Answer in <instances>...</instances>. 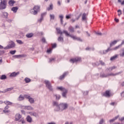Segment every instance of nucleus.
<instances>
[{
    "label": "nucleus",
    "mask_w": 124,
    "mask_h": 124,
    "mask_svg": "<svg viewBox=\"0 0 124 124\" xmlns=\"http://www.w3.org/2000/svg\"><path fill=\"white\" fill-rule=\"evenodd\" d=\"M29 101L31 104L34 103V99L33 98H31V97H30L29 99Z\"/></svg>",
    "instance_id": "nucleus-29"
},
{
    "label": "nucleus",
    "mask_w": 124,
    "mask_h": 124,
    "mask_svg": "<svg viewBox=\"0 0 124 124\" xmlns=\"http://www.w3.org/2000/svg\"><path fill=\"white\" fill-rule=\"evenodd\" d=\"M99 62L101 65H105V63L103 62L102 61H100Z\"/></svg>",
    "instance_id": "nucleus-55"
},
{
    "label": "nucleus",
    "mask_w": 124,
    "mask_h": 124,
    "mask_svg": "<svg viewBox=\"0 0 124 124\" xmlns=\"http://www.w3.org/2000/svg\"><path fill=\"white\" fill-rule=\"evenodd\" d=\"M49 17H50V20H55V15L54 14H50L49 15Z\"/></svg>",
    "instance_id": "nucleus-28"
},
{
    "label": "nucleus",
    "mask_w": 124,
    "mask_h": 124,
    "mask_svg": "<svg viewBox=\"0 0 124 124\" xmlns=\"http://www.w3.org/2000/svg\"><path fill=\"white\" fill-rule=\"evenodd\" d=\"M86 16H87V14L86 13H84L83 14L82 17V21H86Z\"/></svg>",
    "instance_id": "nucleus-36"
},
{
    "label": "nucleus",
    "mask_w": 124,
    "mask_h": 124,
    "mask_svg": "<svg viewBox=\"0 0 124 124\" xmlns=\"http://www.w3.org/2000/svg\"><path fill=\"white\" fill-rule=\"evenodd\" d=\"M121 47H122V45H119L118 46H117L114 47L113 48L111 49V50H118V49H120V48H121Z\"/></svg>",
    "instance_id": "nucleus-33"
},
{
    "label": "nucleus",
    "mask_w": 124,
    "mask_h": 124,
    "mask_svg": "<svg viewBox=\"0 0 124 124\" xmlns=\"http://www.w3.org/2000/svg\"><path fill=\"white\" fill-rule=\"evenodd\" d=\"M7 7V0H0V10H3Z\"/></svg>",
    "instance_id": "nucleus-2"
},
{
    "label": "nucleus",
    "mask_w": 124,
    "mask_h": 124,
    "mask_svg": "<svg viewBox=\"0 0 124 124\" xmlns=\"http://www.w3.org/2000/svg\"><path fill=\"white\" fill-rule=\"evenodd\" d=\"M81 15H82L81 14H80L79 15V16H78V17H77L75 19H72L71 20L72 23H74V22H75V21H76V20H79V19L80 18V17H81Z\"/></svg>",
    "instance_id": "nucleus-31"
},
{
    "label": "nucleus",
    "mask_w": 124,
    "mask_h": 124,
    "mask_svg": "<svg viewBox=\"0 0 124 124\" xmlns=\"http://www.w3.org/2000/svg\"><path fill=\"white\" fill-rule=\"evenodd\" d=\"M4 53H5L4 50H0V56H1V55H3Z\"/></svg>",
    "instance_id": "nucleus-56"
},
{
    "label": "nucleus",
    "mask_w": 124,
    "mask_h": 124,
    "mask_svg": "<svg viewBox=\"0 0 124 124\" xmlns=\"http://www.w3.org/2000/svg\"><path fill=\"white\" fill-rule=\"evenodd\" d=\"M8 45L4 47V50H8L9 49H14L16 47V44L13 41H10L8 42Z\"/></svg>",
    "instance_id": "nucleus-1"
},
{
    "label": "nucleus",
    "mask_w": 124,
    "mask_h": 124,
    "mask_svg": "<svg viewBox=\"0 0 124 124\" xmlns=\"http://www.w3.org/2000/svg\"><path fill=\"white\" fill-rule=\"evenodd\" d=\"M122 72H119L116 74H113V73H110V74H108V76H116V75H119V74H121Z\"/></svg>",
    "instance_id": "nucleus-24"
},
{
    "label": "nucleus",
    "mask_w": 124,
    "mask_h": 124,
    "mask_svg": "<svg viewBox=\"0 0 124 124\" xmlns=\"http://www.w3.org/2000/svg\"><path fill=\"white\" fill-rule=\"evenodd\" d=\"M21 57H22V55H16L14 56L15 58H19Z\"/></svg>",
    "instance_id": "nucleus-59"
},
{
    "label": "nucleus",
    "mask_w": 124,
    "mask_h": 124,
    "mask_svg": "<svg viewBox=\"0 0 124 124\" xmlns=\"http://www.w3.org/2000/svg\"><path fill=\"white\" fill-rule=\"evenodd\" d=\"M42 42H43L44 43H46V39L45 38L43 37L42 38Z\"/></svg>",
    "instance_id": "nucleus-54"
},
{
    "label": "nucleus",
    "mask_w": 124,
    "mask_h": 124,
    "mask_svg": "<svg viewBox=\"0 0 124 124\" xmlns=\"http://www.w3.org/2000/svg\"><path fill=\"white\" fill-rule=\"evenodd\" d=\"M42 21H43V17H42V16H41L40 18L39 19H38V22H39V23H41Z\"/></svg>",
    "instance_id": "nucleus-53"
},
{
    "label": "nucleus",
    "mask_w": 124,
    "mask_h": 124,
    "mask_svg": "<svg viewBox=\"0 0 124 124\" xmlns=\"http://www.w3.org/2000/svg\"><path fill=\"white\" fill-rule=\"evenodd\" d=\"M70 37H71V38H73L74 40H78V41H80V42H82V41H83V40H81V38L76 37L75 36L70 35Z\"/></svg>",
    "instance_id": "nucleus-8"
},
{
    "label": "nucleus",
    "mask_w": 124,
    "mask_h": 124,
    "mask_svg": "<svg viewBox=\"0 0 124 124\" xmlns=\"http://www.w3.org/2000/svg\"><path fill=\"white\" fill-rule=\"evenodd\" d=\"M100 77H101V78H106L108 77V74H100Z\"/></svg>",
    "instance_id": "nucleus-19"
},
{
    "label": "nucleus",
    "mask_w": 124,
    "mask_h": 124,
    "mask_svg": "<svg viewBox=\"0 0 124 124\" xmlns=\"http://www.w3.org/2000/svg\"><path fill=\"white\" fill-rule=\"evenodd\" d=\"M118 57H119V55L118 54H116L115 55L111 57L110 60L111 61H115V60H116L117 59H118Z\"/></svg>",
    "instance_id": "nucleus-17"
},
{
    "label": "nucleus",
    "mask_w": 124,
    "mask_h": 124,
    "mask_svg": "<svg viewBox=\"0 0 124 124\" xmlns=\"http://www.w3.org/2000/svg\"><path fill=\"white\" fill-rule=\"evenodd\" d=\"M103 123H104V120H103V119H102L99 122V124H103Z\"/></svg>",
    "instance_id": "nucleus-58"
},
{
    "label": "nucleus",
    "mask_w": 124,
    "mask_h": 124,
    "mask_svg": "<svg viewBox=\"0 0 124 124\" xmlns=\"http://www.w3.org/2000/svg\"><path fill=\"white\" fill-rule=\"evenodd\" d=\"M59 18H60V21L61 24L62 25L63 24V15H60Z\"/></svg>",
    "instance_id": "nucleus-23"
},
{
    "label": "nucleus",
    "mask_w": 124,
    "mask_h": 124,
    "mask_svg": "<svg viewBox=\"0 0 124 124\" xmlns=\"http://www.w3.org/2000/svg\"><path fill=\"white\" fill-rule=\"evenodd\" d=\"M8 3L11 6H13L15 3V1L13 0H10L9 1Z\"/></svg>",
    "instance_id": "nucleus-22"
},
{
    "label": "nucleus",
    "mask_w": 124,
    "mask_h": 124,
    "mask_svg": "<svg viewBox=\"0 0 124 124\" xmlns=\"http://www.w3.org/2000/svg\"><path fill=\"white\" fill-rule=\"evenodd\" d=\"M69 30L71 32H74V28L71 26L69 27Z\"/></svg>",
    "instance_id": "nucleus-44"
},
{
    "label": "nucleus",
    "mask_w": 124,
    "mask_h": 124,
    "mask_svg": "<svg viewBox=\"0 0 124 124\" xmlns=\"http://www.w3.org/2000/svg\"><path fill=\"white\" fill-rule=\"evenodd\" d=\"M3 113H4V114H7L8 113H9L10 112V110H5V109H4L3 110Z\"/></svg>",
    "instance_id": "nucleus-51"
},
{
    "label": "nucleus",
    "mask_w": 124,
    "mask_h": 124,
    "mask_svg": "<svg viewBox=\"0 0 124 124\" xmlns=\"http://www.w3.org/2000/svg\"><path fill=\"white\" fill-rule=\"evenodd\" d=\"M59 107L61 109V111H63V110L67 109V107H68V105L66 103H62L59 105Z\"/></svg>",
    "instance_id": "nucleus-5"
},
{
    "label": "nucleus",
    "mask_w": 124,
    "mask_h": 124,
    "mask_svg": "<svg viewBox=\"0 0 124 124\" xmlns=\"http://www.w3.org/2000/svg\"><path fill=\"white\" fill-rule=\"evenodd\" d=\"M40 11V6L38 5H35L33 9H31V13L33 15H36L38 12Z\"/></svg>",
    "instance_id": "nucleus-3"
},
{
    "label": "nucleus",
    "mask_w": 124,
    "mask_h": 124,
    "mask_svg": "<svg viewBox=\"0 0 124 124\" xmlns=\"http://www.w3.org/2000/svg\"><path fill=\"white\" fill-rule=\"evenodd\" d=\"M89 93V91H86L84 92L83 94L84 95H87Z\"/></svg>",
    "instance_id": "nucleus-60"
},
{
    "label": "nucleus",
    "mask_w": 124,
    "mask_h": 124,
    "mask_svg": "<svg viewBox=\"0 0 124 124\" xmlns=\"http://www.w3.org/2000/svg\"><path fill=\"white\" fill-rule=\"evenodd\" d=\"M56 31H57V33H59V34H61V35L62 34L63 32H62V31H61V29L57 28Z\"/></svg>",
    "instance_id": "nucleus-40"
},
{
    "label": "nucleus",
    "mask_w": 124,
    "mask_h": 124,
    "mask_svg": "<svg viewBox=\"0 0 124 124\" xmlns=\"http://www.w3.org/2000/svg\"><path fill=\"white\" fill-rule=\"evenodd\" d=\"M55 61V58H50L49 59V62H54Z\"/></svg>",
    "instance_id": "nucleus-57"
},
{
    "label": "nucleus",
    "mask_w": 124,
    "mask_h": 124,
    "mask_svg": "<svg viewBox=\"0 0 124 124\" xmlns=\"http://www.w3.org/2000/svg\"><path fill=\"white\" fill-rule=\"evenodd\" d=\"M16 41L17 43H18V44H20V45L24 44V42H23L21 40H16Z\"/></svg>",
    "instance_id": "nucleus-45"
},
{
    "label": "nucleus",
    "mask_w": 124,
    "mask_h": 124,
    "mask_svg": "<svg viewBox=\"0 0 124 124\" xmlns=\"http://www.w3.org/2000/svg\"><path fill=\"white\" fill-rule=\"evenodd\" d=\"M19 72H13L10 75V77H16V76H17V75H19Z\"/></svg>",
    "instance_id": "nucleus-13"
},
{
    "label": "nucleus",
    "mask_w": 124,
    "mask_h": 124,
    "mask_svg": "<svg viewBox=\"0 0 124 124\" xmlns=\"http://www.w3.org/2000/svg\"><path fill=\"white\" fill-rule=\"evenodd\" d=\"M115 68H117V67L113 66L111 67H109V68H108V70H109V71H112V70H113V69H115Z\"/></svg>",
    "instance_id": "nucleus-43"
},
{
    "label": "nucleus",
    "mask_w": 124,
    "mask_h": 124,
    "mask_svg": "<svg viewBox=\"0 0 124 124\" xmlns=\"http://www.w3.org/2000/svg\"><path fill=\"white\" fill-rule=\"evenodd\" d=\"M12 90H13V87L7 88L6 89H5L4 93H6L7 92H9L10 91H12Z\"/></svg>",
    "instance_id": "nucleus-38"
},
{
    "label": "nucleus",
    "mask_w": 124,
    "mask_h": 124,
    "mask_svg": "<svg viewBox=\"0 0 124 124\" xmlns=\"http://www.w3.org/2000/svg\"><path fill=\"white\" fill-rule=\"evenodd\" d=\"M58 41L59 42H63V38L62 37V35H60L58 38Z\"/></svg>",
    "instance_id": "nucleus-27"
},
{
    "label": "nucleus",
    "mask_w": 124,
    "mask_h": 124,
    "mask_svg": "<svg viewBox=\"0 0 124 124\" xmlns=\"http://www.w3.org/2000/svg\"><path fill=\"white\" fill-rule=\"evenodd\" d=\"M26 120L28 123H30L31 124V123L32 122V118H31L30 115H28L26 117Z\"/></svg>",
    "instance_id": "nucleus-12"
},
{
    "label": "nucleus",
    "mask_w": 124,
    "mask_h": 124,
    "mask_svg": "<svg viewBox=\"0 0 124 124\" xmlns=\"http://www.w3.org/2000/svg\"><path fill=\"white\" fill-rule=\"evenodd\" d=\"M24 81H25L26 83H30V82H31V79L28 78H26Z\"/></svg>",
    "instance_id": "nucleus-46"
},
{
    "label": "nucleus",
    "mask_w": 124,
    "mask_h": 124,
    "mask_svg": "<svg viewBox=\"0 0 124 124\" xmlns=\"http://www.w3.org/2000/svg\"><path fill=\"white\" fill-rule=\"evenodd\" d=\"M68 74V72H66L64 73L62 76H60V79L62 80V79H63V78H64V77H65V76H66V75H67Z\"/></svg>",
    "instance_id": "nucleus-15"
},
{
    "label": "nucleus",
    "mask_w": 124,
    "mask_h": 124,
    "mask_svg": "<svg viewBox=\"0 0 124 124\" xmlns=\"http://www.w3.org/2000/svg\"><path fill=\"white\" fill-rule=\"evenodd\" d=\"M118 42V41L117 40H114V41L112 42L110 44V47H112L113 45H115V44H117V43Z\"/></svg>",
    "instance_id": "nucleus-32"
},
{
    "label": "nucleus",
    "mask_w": 124,
    "mask_h": 124,
    "mask_svg": "<svg viewBox=\"0 0 124 124\" xmlns=\"http://www.w3.org/2000/svg\"><path fill=\"white\" fill-rule=\"evenodd\" d=\"M33 36V33H30L27 34H26V37L28 38H31Z\"/></svg>",
    "instance_id": "nucleus-26"
},
{
    "label": "nucleus",
    "mask_w": 124,
    "mask_h": 124,
    "mask_svg": "<svg viewBox=\"0 0 124 124\" xmlns=\"http://www.w3.org/2000/svg\"><path fill=\"white\" fill-rule=\"evenodd\" d=\"M117 12H118V16L120 17V16H121V15H122V10H118L117 11Z\"/></svg>",
    "instance_id": "nucleus-48"
},
{
    "label": "nucleus",
    "mask_w": 124,
    "mask_h": 124,
    "mask_svg": "<svg viewBox=\"0 0 124 124\" xmlns=\"http://www.w3.org/2000/svg\"><path fill=\"white\" fill-rule=\"evenodd\" d=\"M2 14L3 16H4V18H5V19H7V18L8 17V13L7 12H2Z\"/></svg>",
    "instance_id": "nucleus-16"
},
{
    "label": "nucleus",
    "mask_w": 124,
    "mask_h": 124,
    "mask_svg": "<svg viewBox=\"0 0 124 124\" xmlns=\"http://www.w3.org/2000/svg\"><path fill=\"white\" fill-rule=\"evenodd\" d=\"M28 114H30V115H31V116H33L34 117H37L38 116V114L34 111H33V112H29Z\"/></svg>",
    "instance_id": "nucleus-14"
},
{
    "label": "nucleus",
    "mask_w": 124,
    "mask_h": 124,
    "mask_svg": "<svg viewBox=\"0 0 124 124\" xmlns=\"http://www.w3.org/2000/svg\"><path fill=\"white\" fill-rule=\"evenodd\" d=\"M63 33H64L66 36H70V35H70L69 33H68V32H67V31L65 30H64L63 31Z\"/></svg>",
    "instance_id": "nucleus-41"
},
{
    "label": "nucleus",
    "mask_w": 124,
    "mask_h": 124,
    "mask_svg": "<svg viewBox=\"0 0 124 124\" xmlns=\"http://www.w3.org/2000/svg\"><path fill=\"white\" fill-rule=\"evenodd\" d=\"M24 99H25V98L22 95H20L18 98L19 101H22V100H24Z\"/></svg>",
    "instance_id": "nucleus-30"
},
{
    "label": "nucleus",
    "mask_w": 124,
    "mask_h": 124,
    "mask_svg": "<svg viewBox=\"0 0 124 124\" xmlns=\"http://www.w3.org/2000/svg\"><path fill=\"white\" fill-rule=\"evenodd\" d=\"M57 90H59V91H61L62 92H63L65 90H66L62 86L60 87H57Z\"/></svg>",
    "instance_id": "nucleus-39"
},
{
    "label": "nucleus",
    "mask_w": 124,
    "mask_h": 124,
    "mask_svg": "<svg viewBox=\"0 0 124 124\" xmlns=\"http://www.w3.org/2000/svg\"><path fill=\"white\" fill-rule=\"evenodd\" d=\"M53 106H55L56 108L54 109V111L56 112H59V111H61V108H60V106L59 104H58V102H53Z\"/></svg>",
    "instance_id": "nucleus-6"
},
{
    "label": "nucleus",
    "mask_w": 124,
    "mask_h": 124,
    "mask_svg": "<svg viewBox=\"0 0 124 124\" xmlns=\"http://www.w3.org/2000/svg\"><path fill=\"white\" fill-rule=\"evenodd\" d=\"M46 10L50 11V10H53V4L50 5L49 7H47Z\"/></svg>",
    "instance_id": "nucleus-34"
},
{
    "label": "nucleus",
    "mask_w": 124,
    "mask_h": 124,
    "mask_svg": "<svg viewBox=\"0 0 124 124\" xmlns=\"http://www.w3.org/2000/svg\"><path fill=\"white\" fill-rule=\"evenodd\" d=\"M53 96H55L56 97V99L59 100V99H60V98H61V96L60 95L58 94H54Z\"/></svg>",
    "instance_id": "nucleus-42"
},
{
    "label": "nucleus",
    "mask_w": 124,
    "mask_h": 124,
    "mask_svg": "<svg viewBox=\"0 0 124 124\" xmlns=\"http://www.w3.org/2000/svg\"><path fill=\"white\" fill-rule=\"evenodd\" d=\"M18 9L19 8H18V7H13L12 8L11 11H13L14 13H16V12H17V10H18Z\"/></svg>",
    "instance_id": "nucleus-20"
},
{
    "label": "nucleus",
    "mask_w": 124,
    "mask_h": 124,
    "mask_svg": "<svg viewBox=\"0 0 124 124\" xmlns=\"http://www.w3.org/2000/svg\"><path fill=\"white\" fill-rule=\"evenodd\" d=\"M4 103L8 106V105H10V106H12L13 105V103L9 101H4Z\"/></svg>",
    "instance_id": "nucleus-18"
},
{
    "label": "nucleus",
    "mask_w": 124,
    "mask_h": 124,
    "mask_svg": "<svg viewBox=\"0 0 124 124\" xmlns=\"http://www.w3.org/2000/svg\"><path fill=\"white\" fill-rule=\"evenodd\" d=\"M110 51H112V49H111L110 47H108L107 50H103L100 51V54H103L104 55H105V54H107L108 52H110Z\"/></svg>",
    "instance_id": "nucleus-11"
},
{
    "label": "nucleus",
    "mask_w": 124,
    "mask_h": 124,
    "mask_svg": "<svg viewBox=\"0 0 124 124\" xmlns=\"http://www.w3.org/2000/svg\"><path fill=\"white\" fill-rule=\"evenodd\" d=\"M0 80H6L7 77L5 75H2L0 78Z\"/></svg>",
    "instance_id": "nucleus-25"
},
{
    "label": "nucleus",
    "mask_w": 124,
    "mask_h": 124,
    "mask_svg": "<svg viewBox=\"0 0 124 124\" xmlns=\"http://www.w3.org/2000/svg\"><path fill=\"white\" fill-rule=\"evenodd\" d=\"M86 51H91V50H92V48L88 47L86 48Z\"/></svg>",
    "instance_id": "nucleus-62"
},
{
    "label": "nucleus",
    "mask_w": 124,
    "mask_h": 124,
    "mask_svg": "<svg viewBox=\"0 0 124 124\" xmlns=\"http://www.w3.org/2000/svg\"><path fill=\"white\" fill-rule=\"evenodd\" d=\"M24 97L27 98V99H29L31 97V96L27 94H24Z\"/></svg>",
    "instance_id": "nucleus-50"
},
{
    "label": "nucleus",
    "mask_w": 124,
    "mask_h": 124,
    "mask_svg": "<svg viewBox=\"0 0 124 124\" xmlns=\"http://www.w3.org/2000/svg\"><path fill=\"white\" fill-rule=\"evenodd\" d=\"M66 93H67V90L66 89L63 91L62 96H63V97H66Z\"/></svg>",
    "instance_id": "nucleus-21"
},
{
    "label": "nucleus",
    "mask_w": 124,
    "mask_h": 124,
    "mask_svg": "<svg viewBox=\"0 0 124 124\" xmlns=\"http://www.w3.org/2000/svg\"><path fill=\"white\" fill-rule=\"evenodd\" d=\"M22 115H21L19 113H16L15 116V122H18V121L20 120V119H21Z\"/></svg>",
    "instance_id": "nucleus-9"
},
{
    "label": "nucleus",
    "mask_w": 124,
    "mask_h": 124,
    "mask_svg": "<svg viewBox=\"0 0 124 124\" xmlns=\"http://www.w3.org/2000/svg\"><path fill=\"white\" fill-rule=\"evenodd\" d=\"M19 123H21V124H25L26 122L24 120V118H21L20 120H19Z\"/></svg>",
    "instance_id": "nucleus-47"
},
{
    "label": "nucleus",
    "mask_w": 124,
    "mask_h": 124,
    "mask_svg": "<svg viewBox=\"0 0 124 124\" xmlns=\"http://www.w3.org/2000/svg\"><path fill=\"white\" fill-rule=\"evenodd\" d=\"M81 61V58L76 57L75 59H72L70 60V62L74 63V62H80Z\"/></svg>",
    "instance_id": "nucleus-7"
},
{
    "label": "nucleus",
    "mask_w": 124,
    "mask_h": 124,
    "mask_svg": "<svg viewBox=\"0 0 124 124\" xmlns=\"http://www.w3.org/2000/svg\"><path fill=\"white\" fill-rule=\"evenodd\" d=\"M45 84H46V88L51 92L53 91V87L52 86V84L51 82L48 80H45Z\"/></svg>",
    "instance_id": "nucleus-4"
},
{
    "label": "nucleus",
    "mask_w": 124,
    "mask_h": 124,
    "mask_svg": "<svg viewBox=\"0 0 124 124\" xmlns=\"http://www.w3.org/2000/svg\"><path fill=\"white\" fill-rule=\"evenodd\" d=\"M121 96L124 97V91L121 93Z\"/></svg>",
    "instance_id": "nucleus-63"
},
{
    "label": "nucleus",
    "mask_w": 124,
    "mask_h": 124,
    "mask_svg": "<svg viewBox=\"0 0 124 124\" xmlns=\"http://www.w3.org/2000/svg\"><path fill=\"white\" fill-rule=\"evenodd\" d=\"M118 118H119V115L116 116L114 118H113L112 119L110 120L109 122L113 123V122H115L116 120H117Z\"/></svg>",
    "instance_id": "nucleus-35"
},
{
    "label": "nucleus",
    "mask_w": 124,
    "mask_h": 124,
    "mask_svg": "<svg viewBox=\"0 0 124 124\" xmlns=\"http://www.w3.org/2000/svg\"><path fill=\"white\" fill-rule=\"evenodd\" d=\"M25 109H27V110H33V108L31 106H26L25 107Z\"/></svg>",
    "instance_id": "nucleus-37"
},
{
    "label": "nucleus",
    "mask_w": 124,
    "mask_h": 124,
    "mask_svg": "<svg viewBox=\"0 0 124 124\" xmlns=\"http://www.w3.org/2000/svg\"><path fill=\"white\" fill-rule=\"evenodd\" d=\"M119 121H121V122H123V121H124V117H122L121 119H119Z\"/></svg>",
    "instance_id": "nucleus-64"
},
{
    "label": "nucleus",
    "mask_w": 124,
    "mask_h": 124,
    "mask_svg": "<svg viewBox=\"0 0 124 124\" xmlns=\"http://www.w3.org/2000/svg\"><path fill=\"white\" fill-rule=\"evenodd\" d=\"M104 96L106 97H110L111 96V93H110V91L107 90L103 93Z\"/></svg>",
    "instance_id": "nucleus-10"
},
{
    "label": "nucleus",
    "mask_w": 124,
    "mask_h": 124,
    "mask_svg": "<svg viewBox=\"0 0 124 124\" xmlns=\"http://www.w3.org/2000/svg\"><path fill=\"white\" fill-rule=\"evenodd\" d=\"M46 15H47V13L46 12L43 13L41 14V17L44 18V17H45V16H46Z\"/></svg>",
    "instance_id": "nucleus-49"
},
{
    "label": "nucleus",
    "mask_w": 124,
    "mask_h": 124,
    "mask_svg": "<svg viewBox=\"0 0 124 124\" xmlns=\"http://www.w3.org/2000/svg\"><path fill=\"white\" fill-rule=\"evenodd\" d=\"M16 53V50H11L10 51V54L11 55H14Z\"/></svg>",
    "instance_id": "nucleus-52"
},
{
    "label": "nucleus",
    "mask_w": 124,
    "mask_h": 124,
    "mask_svg": "<svg viewBox=\"0 0 124 124\" xmlns=\"http://www.w3.org/2000/svg\"><path fill=\"white\" fill-rule=\"evenodd\" d=\"M52 48H56L57 47V44H53L52 46Z\"/></svg>",
    "instance_id": "nucleus-61"
}]
</instances>
